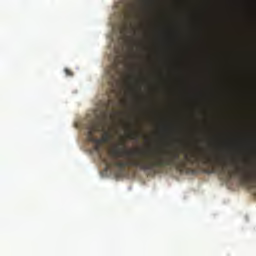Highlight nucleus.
<instances>
[{
	"instance_id": "obj_6",
	"label": "nucleus",
	"mask_w": 256,
	"mask_h": 256,
	"mask_svg": "<svg viewBox=\"0 0 256 256\" xmlns=\"http://www.w3.org/2000/svg\"><path fill=\"white\" fill-rule=\"evenodd\" d=\"M129 138L138 140L139 134H129Z\"/></svg>"
},
{
	"instance_id": "obj_3",
	"label": "nucleus",
	"mask_w": 256,
	"mask_h": 256,
	"mask_svg": "<svg viewBox=\"0 0 256 256\" xmlns=\"http://www.w3.org/2000/svg\"><path fill=\"white\" fill-rule=\"evenodd\" d=\"M120 75L119 66L117 61H114L112 65H110L107 76L109 77V83L110 85H113V83H116L118 81V77Z\"/></svg>"
},
{
	"instance_id": "obj_7",
	"label": "nucleus",
	"mask_w": 256,
	"mask_h": 256,
	"mask_svg": "<svg viewBox=\"0 0 256 256\" xmlns=\"http://www.w3.org/2000/svg\"><path fill=\"white\" fill-rule=\"evenodd\" d=\"M146 4L149 5V7H151V5H153V1H147Z\"/></svg>"
},
{
	"instance_id": "obj_4",
	"label": "nucleus",
	"mask_w": 256,
	"mask_h": 256,
	"mask_svg": "<svg viewBox=\"0 0 256 256\" xmlns=\"http://www.w3.org/2000/svg\"><path fill=\"white\" fill-rule=\"evenodd\" d=\"M112 136L110 132H104L103 136L100 138L101 140V144L103 142H109V140H111Z\"/></svg>"
},
{
	"instance_id": "obj_5",
	"label": "nucleus",
	"mask_w": 256,
	"mask_h": 256,
	"mask_svg": "<svg viewBox=\"0 0 256 256\" xmlns=\"http://www.w3.org/2000/svg\"><path fill=\"white\" fill-rule=\"evenodd\" d=\"M65 75L67 77H73L74 73L71 71V69H64Z\"/></svg>"
},
{
	"instance_id": "obj_1",
	"label": "nucleus",
	"mask_w": 256,
	"mask_h": 256,
	"mask_svg": "<svg viewBox=\"0 0 256 256\" xmlns=\"http://www.w3.org/2000/svg\"><path fill=\"white\" fill-rule=\"evenodd\" d=\"M120 146L125 148V140H121L117 146H115L111 155L114 158L125 156L126 160H113L109 162L107 158H104V163L107 168H112L113 166L117 168L115 174L118 177L125 176L127 167L139 168L140 170H151L157 172L158 168H165L166 166H171V152H166L165 155L161 154H146L141 156L140 150H121ZM141 156V157H137Z\"/></svg>"
},
{
	"instance_id": "obj_2",
	"label": "nucleus",
	"mask_w": 256,
	"mask_h": 256,
	"mask_svg": "<svg viewBox=\"0 0 256 256\" xmlns=\"http://www.w3.org/2000/svg\"><path fill=\"white\" fill-rule=\"evenodd\" d=\"M96 130H98L96 124H91V126L88 127L87 138L89 142H93V144H95L94 148L97 152H99L102 143L101 138H96V136H94V132H96Z\"/></svg>"
}]
</instances>
